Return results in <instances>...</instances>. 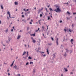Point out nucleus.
I'll list each match as a JSON object with an SVG mask.
<instances>
[{
    "mask_svg": "<svg viewBox=\"0 0 76 76\" xmlns=\"http://www.w3.org/2000/svg\"><path fill=\"white\" fill-rule=\"evenodd\" d=\"M55 6L57 9L54 10V11H55L57 13H58H58L61 12V10H60V7L57 5H56Z\"/></svg>",
    "mask_w": 76,
    "mask_h": 76,
    "instance_id": "f257e3e1",
    "label": "nucleus"
},
{
    "mask_svg": "<svg viewBox=\"0 0 76 76\" xmlns=\"http://www.w3.org/2000/svg\"><path fill=\"white\" fill-rule=\"evenodd\" d=\"M14 69H17V70H19V67H18L16 65H15L13 66Z\"/></svg>",
    "mask_w": 76,
    "mask_h": 76,
    "instance_id": "f03ea898",
    "label": "nucleus"
},
{
    "mask_svg": "<svg viewBox=\"0 0 76 76\" xmlns=\"http://www.w3.org/2000/svg\"><path fill=\"white\" fill-rule=\"evenodd\" d=\"M7 14L9 15V18H11V17H10V12H9V11H8L7 12Z\"/></svg>",
    "mask_w": 76,
    "mask_h": 76,
    "instance_id": "7ed1b4c3",
    "label": "nucleus"
},
{
    "mask_svg": "<svg viewBox=\"0 0 76 76\" xmlns=\"http://www.w3.org/2000/svg\"><path fill=\"white\" fill-rule=\"evenodd\" d=\"M64 70H65V72H67L68 71V70L67 69V68H64Z\"/></svg>",
    "mask_w": 76,
    "mask_h": 76,
    "instance_id": "20e7f679",
    "label": "nucleus"
},
{
    "mask_svg": "<svg viewBox=\"0 0 76 76\" xmlns=\"http://www.w3.org/2000/svg\"><path fill=\"white\" fill-rule=\"evenodd\" d=\"M48 20H51V18H50V16H48Z\"/></svg>",
    "mask_w": 76,
    "mask_h": 76,
    "instance_id": "39448f33",
    "label": "nucleus"
},
{
    "mask_svg": "<svg viewBox=\"0 0 76 76\" xmlns=\"http://www.w3.org/2000/svg\"><path fill=\"white\" fill-rule=\"evenodd\" d=\"M74 41V40H73V39H72L71 40V43H72V44H73V42H73V41Z\"/></svg>",
    "mask_w": 76,
    "mask_h": 76,
    "instance_id": "423d86ee",
    "label": "nucleus"
},
{
    "mask_svg": "<svg viewBox=\"0 0 76 76\" xmlns=\"http://www.w3.org/2000/svg\"><path fill=\"white\" fill-rule=\"evenodd\" d=\"M47 50V52L48 53V54H49V51H48V48H47L46 49Z\"/></svg>",
    "mask_w": 76,
    "mask_h": 76,
    "instance_id": "0eeeda50",
    "label": "nucleus"
},
{
    "mask_svg": "<svg viewBox=\"0 0 76 76\" xmlns=\"http://www.w3.org/2000/svg\"><path fill=\"white\" fill-rule=\"evenodd\" d=\"M32 42L33 43H35L36 42V41L35 39L33 40Z\"/></svg>",
    "mask_w": 76,
    "mask_h": 76,
    "instance_id": "6e6552de",
    "label": "nucleus"
},
{
    "mask_svg": "<svg viewBox=\"0 0 76 76\" xmlns=\"http://www.w3.org/2000/svg\"><path fill=\"white\" fill-rule=\"evenodd\" d=\"M41 10H40V9H39V10H38V13H40V12H41Z\"/></svg>",
    "mask_w": 76,
    "mask_h": 76,
    "instance_id": "1a4fd4ad",
    "label": "nucleus"
},
{
    "mask_svg": "<svg viewBox=\"0 0 76 76\" xmlns=\"http://www.w3.org/2000/svg\"><path fill=\"white\" fill-rule=\"evenodd\" d=\"M20 38V35H18L17 37V39H18Z\"/></svg>",
    "mask_w": 76,
    "mask_h": 76,
    "instance_id": "9d476101",
    "label": "nucleus"
},
{
    "mask_svg": "<svg viewBox=\"0 0 76 76\" xmlns=\"http://www.w3.org/2000/svg\"><path fill=\"white\" fill-rule=\"evenodd\" d=\"M0 7L1 9H3V5H2L0 6Z\"/></svg>",
    "mask_w": 76,
    "mask_h": 76,
    "instance_id": "9b49d317",
    "label": "nucleus"
},
{
    "mask_svg": "<svg viewBox=\"0 0 76 76\" xmlns=\"http://www.w3.org/2000/svg\"><path fill=\"white\" fill-rule=\"evenodd\" d=\"M25 54H26V51H24V52H23V56H24L25 55Z\"/></svg>",
    "mask_w": 76,
    "mask_h": 76,
    "instance_id": "f8f14e48",
    "label": "nucleus"
},
{
    "mask_svg": "<svg viewBox=\"0 0 76 76\" xmlns=\"http://www.w3.org/2000/svg\"><path fill=\"white\" fill-rule=\"evenodd\" d=\"M66 52L67 51H66L64 55V56H65V57H66V55H67V54H66Z\"/></svg>",
    "mask_w": 76,
    "mask_h": 76,
    "instance_id": "ddd939ff",
    "label": "nucleus"
},
{
    "mask_svg": "<svg viewBox=\"0 0 76 76\" xmlns=\"http://www.w3.org/2000/svg\"><path fill=\"white\" fill-rule=\"evenodd\" d=\"M49 10H50V12H51V11H53V10H52V9L51 8H50Z\"/></svg>",
    "mask_w": 76,
    "mask_h": 76,
    "instance_id": "4468645a",
    "label": "nucleus"
},
{
    "mask_svg": "<svg viewBox=\"0 0 76 76\" xmlns=\"http://www.w3.org/2000/svg\"><path fill=\"white\" fill-rule=\"evenodd\" d=\"M18 4V3L16 2H15V5H17V4Z\"/></svg>",
    "mask_w": 76,
    "mask_h": 76,
    "instance_id": "2eb2a0df",
    "label": "nucleus"
},
{
    "mask_svg": "<svg viewBox=\"0 0 76 76\" xmlns=\"http://www.w3.org/2000/svg\"><path fill=\"white\" fill-rule=\"evenodd\" d=\"M39 30V28H38V29H37V30H36V32H38V31Z\"/></svg>",
    "mask_w": 76,
    "mask_h": 76,
    "instance_id": "dca6fc26",
    "label": "nucleus"
},
{
    "mask_svg": "<svg viewBox=\"0 0 76 76\" xmlns=\"http://www.w3.org/2000/svg\"><path fill=\"white\" fill-rule=\"evenodd\" d=\"M11 38H8V40H9V42H10V41L11 40Z\"/></svg>",
    "mask_w": 76,
    "mask_h": 76,
    "instance_id": "f3484780",
    "label": "nucleus"
},
{
    "mask_svg": "<svg viewBox=\"0 0 76 76\" xmlns=\"http://www.w3.org/2000/svg\"><path fill=\"white\" fill-rule=\"evenodd\" d=\"M56 43L57 45H58V41H56Z\"/></svg>",
    "mask_w": 76,
    "mask_h": 76,
    "instance_id": "a211bd4d",
    "label": "nucleus"
},
{
    "mask_svg": "<svg viewBox=\"0 0 76 76\" xmlns=\"http://www.w3.org/2000/svg\"><path fill=\"white\" fill-rule=\"evenodd\" d=\"M33 64V62H31V61L30 62V64Z\"/></svg>",
    "mask_w": 76,
    "mask_h": 76,
    "instance_id": "6ab92c4d",
    "label": "nucleus"
},
{
    "mask_svg": "<svg viewBox=\"0 0 76 76\" xmlns=\"http://www.w3.org/2000/svg\"><path fill=\"white\" fill-rule=\"evenodd\" d=\"M28 59L31 60V59H32V58L31 56H29L28 57Z\"/></svg>",
    "mask_w": 76,
    "mask_h": 76,
    "instance_id": "aec40b11",
    "label": "nucleus"
},
{
    "mask_svg": "<svg viewBox=\"0 0 76 76\" xmlns=\"http://www.w3.org/2000/svg\"><path fill=\"white\" fill-rule=\"evenodd\" d=\"M8 32V29H7V30L5 31V32L6 33H7Z\"/></svg>",
    "mask_w": 76,
    "mask_h": 76,
    "instance_id": "412c9836",
    "label": "nucleus"
},
{
    "mask_svg": "<svg viewBox=\"0 0 76 76\" xmlns=\"http://www.w3.org/2000/svg\"><path fill=\"white\" fill-rule=\"evenodd\" d=\"M48 45H52V43H48Z\"/></svg>",
    "mask_w": 76,
    "mask_h": 76,
    "instance_id": "4be33fe9",
    "label": "nucleus"
},
{
    "mask_svg": "<svg viewBox=\"0 0 76 76\" xmlns=\"http://www.w3.org/2000/svg\"><path fill=\"white\" fill-rule=\"evenodd\" d=\"M26 57H28V56H27L26 57H23V58H24L25 59H26Z\"/></svg>",
    "mask_w": 76,
    "mask_h": 76,
    "instance_id": "5701e85b",
    "label": "nucleus"
},
{
    "mask_svg": "<svg viewBox=\"0 0 76 76\" xmlns=\"http://www.w3.org/2000/svg\"><path fill=\"white\" fill-rule=\"evenodd\" d=\"M28 64H29V62H27L26 63V66L27 65H28Z\"/></svg>",
    "mask_w": 76,
    "mask_h": 76,
    "instance_id": "b1692460",
    "label": "nucleus"
},
{
    "mask_svg": "<svg viewBox=\"0 0 76 76\" xmlns=\"http://www.w3.org/2000/svg\"><path fill=\"white\" fill-rule=\"evenodd\" d=\"M51 38L52 40L53 41H54V39H53V38L51 37Z\"/></svg>",
    "mask_w": 76,
    "mask_h": 76,
    "instance_id": "393cba45",
    "label": "nucleus"
},
{
    "mask_svg": "<svg viewBox=\"0 0 76 76\" xmlns=\"http://www.w3.org/2000/svg\"><path fill=\"white\" fill-rule=\"evenodd\" d=\"M42 15L41 14H40V17H42Z\"/></svg>",
    "mask_w": 76,
    "mask_h": 76,
    "instance_id": "a878e982",
    "label": "nucleus"
},
{
    "mask_svg": "<svg viewBox=\"0 0 76 76\" xmlns=\"http://www.w3.org/2000/svg\"><path fill=\"white\" fill-rule=\"evenodd\" d=\"M32 22H29V24H30V25H32Z\"/></svg>",
    "mask_w": 76,
    "mask_h": 76,
    "instance_id": "bb28decb",
    "label": "nucleus"
},
{
    "mask_svg": "<svg viewBox=\"0 0 76 76\" xmlns=\"http://www.w3.org/2000/svg\"><path fill=\"white\" fill-rule=\"evenodd\" d=\"M33 73H35V70L34 69H33Z\"/></svg>",
    "mask_w": 76,
    "mask_h": 76,
    "instance_id": "cd10ccee",
    "label": "nucleus"
},
{
    "mask_svg": "<svg viewBox=\"0 0 76 76\" xmlns=\"http://www.w3.org/2000/svg\"><path fill=\"white\" fill-rule=\"evenodd\" d=\"M13 64V63H12V64L10 65L11 67H12V66Z\"/></svg>",
    "mask_w": 76,
    "mask_h": 76,
    "instance_id": "c85d7f7f",
    "label": "nucleus"
},
{
    "mask_svg": "<svg viewBox=\"0 0 76 76\" xmlns=\"http://www.w3.org/2000/svg\"><path fill=\"white\" fill-rule=\"evenodd\" d=\"M53 58H55V57H56V56L55 55V54H54L53 55Z\"/></svg>",
    "mask_w": 76,
    "mask_h": 76,
    "instance_id": "c756f323",
    "label": "nucleus"
},
{
    "mask_svg": "<svg viewBox=\"0 0 76 76\" xmlns=\"http://www.w3.org/2000/svg\"><path fill=\"white\" fill-rule=\"evenodd\" d=\"M25 16H28V14L27 13H25Z\"/></svg>",
    "mask_w": 76,
    "mask_h": 76,
    "instance_id": "7c9ffc66",
    "label": "nucleus"
},
{
    "mask_svg": "<svg viewBox=\"0 0 76 76\" xmlns=\"http://www.w3.org/2000/svg\"><path fill=\"white\" fill-rule=\"evenodd\" d=\"M32 35H33V37H35V34H32Z\"/></svg>",
    "mask_w": 76,
    "mask_h": 76,
    "instance_id": "2f4dec72",
    "label": "nucleus"
},
{
    "mask_svg": "<svg viewBox=\"0 0 76 76\" xmlns=\"http://www.w3.org/2000/svg\"><path fill=\"white\" fill-rule=\"evenodd\" d=\"M50 17L51 18H52V17H53L52 16V14L51 13H50Z\"/></svg>",
    "mask_w": 76,
    "mask_h": 76,
    "instance_id": "473e14b6",
    "label": "nucleus"
},
{
    "mask_svg": "<svg viewBox=\"0 0 76 76\" xmlns=\"http://www.w3.org/2000/svg\"><path fill=\"white\" fill-rule=\"evenodd\" d=\"M45 10H46V12H48V10H47V8H45Z\"/></svg>",
    "mask_w": 76,
    "mask_h": 76,
    "instance_id": "72a5a7b5",
    "label": "nucleus"
},
{
    "mask_svg": "<svg viewBox=\"0 0 76 76\" xmlns=\"http://www.w3.org/2000/svg\"><path fill=\"white\" fill-rule=\"evenodd\" d=\"M43 57H45V56H46V55L45 54H44V55H43Z\"/></svg>",
    "mask_w": 76,
    "mask_h": 76,
    "instance_id": "f704fd0d",
    "label": "nucleus"
},
{
    "mask_svg": "<svg viewBox=\"0 0 76 76\" xmlns=\"http://www.w3.org/2000/svg\"><path fill=\"white\" fill-rule=\"evenodd\" d=\"M30 19V18H27V20H29Z\"/></svg>",
    "mask_w": 76,
    "mask_h": 76,
    "instance_id": "c9c22d12",
    "label": "nucleus"
},
{
    "mask_svg": "<svg viewBox=\"0 0 76 76\" xmlns=\"http://www.w3.org/2000/svg\"><path fill=\"white\" fill-rule=\"evenodd\" d=\"M58 38H57V39L56 40V41H58Z\"/></svg>",
    "mask_w": 76,
    "mask_h": 76,
    "instance_id": "e433bc0d",
    "label": "nucleus"
},
{
    "mask_svg": "<svg viewBox=\"0 0 76 76\" xmlns=\"http://www.w3.org/2000/svg\"><path fill=\"white\" fill-rule=\"evenodd\" d=\"M41 20H38V22H39H39H40V21Z\"/></svg>",
    "mask_w": 76,
    "mask_h": 76,
    "instance_id": "4c0bfd02",
    "label": "nucleus"
},
{
    "mask_svg": "<svg viewBox=\"0 0 76 76\" xmlns=\"http://www.w3.org/2000/svg\"><path fill=\"white\" fill-rule=\"evenodd\" d=\"M69 32H72V31H71V30H70V29H69Z\"/></svg>",
    "mask_w": 76,
    "mask_h": 76,
    "instance_id": "58836bf2",
    "label": "nucleus"
},
{
    "mask_svg": "<svg viewBox=\"0 0 76 76\" xmlns=\"http://www.w3.org/2000/svg\"><path fill=\"white\" fill-rule=\"evenodd\" d=\"M65 4H68V5H69V3L68 2H67V3H65Z\"/></svg>",
    "mask_w": 76,
    "mask_h": 76,
    "instance_id": "ea45409f",
    "label": "nucleus"
},
{
    "mask_svg": "<svg viewBox=\"0 0 76 76\" xmlns=\"http://www.w3.org/2000/svg\"><path fill=\"white\" fill-rule=\"evenodd\" d=\"M9 72V70L8 69L7 71V72Z\"/></svg>",
    "mask_w": 76,
    "mask_h": 76,
    "instance_id": "a19ab883",
    "label": "nucleus"
},
{
    "mask_svg": "<svg viewBox=\"0 0 76 76\" xmlns=\"http://www.w3.org/2000/svg\"><path fill=\"white\" fill-rule=\"evenodd\" d=\"M67 13H68V14H70V13L69 12V11L67 12Z\"/></svg>",
    "mask_w": 76,
    "mask_h": 76,
    "instance_id": "79ce46f5",
    "label": "nucleus"
},
{
    "mask_svg": "<svg viewBox=\"0 0 76 76\" xmlns=\"http://www.w3.org/2000/svg\"><path fill=\"white\" fill-rule=\"evenodd\" d=\"M2 45H3V46H4V47H5L6 46V45H4L3 44H2Z\"/></svg>",
    "mask_w": 76,
    "mask_h": 76,
    "instance_id": "37998d69",
    "label": "nucleus"
},
{
    "mask_svg": "<svg viewBox=\"0 0 76 76\" xmlns=\"http://www.w3.org/2000/svg\"><path fill=\"white\" fill-rule=\"evenodd\" d=\"M27 30H29V27H27Z\"/></svg>",
    "mask_w": 76,
    "mask_h": 76,
    "instance_id": "c03bdc74",
    "label": "nucleus"
},
{
    "mask_svg": "<svg viewBox=\"0 0 76 76\" xmlns=\"http://www.w3.org/2000/svg\"><path fill=\"white\" fill-rule=\"evenodd\" d=\"M42 28L43 29H44V26H42Z\"/></svg>",
    "mask_w": 76,
    "mask_h": 76,
    "instance_id": "a18cd8bd",
    "label": "nucleus"
},
{
    "mask_svg": "<svg viewBox=\"0 0 76 76\" xmlns=\"http://www.w3.org/2000/svg\"><path fill=\"white\" fill-rule=\"evenodd\" d=\"M11 31L12 32H13V29H12L11 30Z\"/></svg>",
    "mask_w": 76,
    "mask_h": 76,
    "instance_id": "49530a36",
    "label": "nucleus"
},
{
    "mask_svg": "<svg viewBox=\"0 0 76 76\" xmlns=\"http://www.w3.org/2000/svg\"><path fill=\"white\" fill-rule=\"evenodd\" d=\"M50 31H48V32H47V35L48 36V32H49Z\"/></svg>",
    "mask_w": 76,
    "mask_h": 76,
    "instance_id": "de8ad7c7",
    "label": "nucleus"
},
{
    "mask_svg": "<svg viewBox=\"0 0 76 76\" xmlns=\"http://www.w3.org/2000/svg\"><path fill=\"white\" fill-rule=\"evenodd\" d=\"M28 14H29L30 13V11H29L27 12Z\"/></svg>",
    "mask_w": 76,
    "mask_h": 76,
    "instance_id": "09e8293b",
    "label": "nucleus"
},
{
    "mask_svg": "<svg viewBox=\"0 0 76 76\" xmlns=\"http://www.w3.org/2000/svg\"><path fill=\"white\" fill-rule=\"evenodd\" d=\"M64 31H65V32H66V29H64Z\"/></svg>",
    "mask_w": 76,
    "mask_h": 76,
    "instance_id": "8fccbe9b",
    "label": "nucleus"
},
{
    "mask_svg": "<svg viewBox=\"0 0 76 76\" xmlns=\"http://www.w3.org/2000/svg\"><path fill=\"white\" fill-rule=\"evenodd\" d=\"M42 35L44 37H45V36L44 35V33L42 34Z\"/></svg>",
    "mask_w": 76,
    "mask_h": 76,
    "instance_id": "3c124183",
    "label": "nucleus"
},
{
    "mask_svg": "<svg viewBox=\"0 0 76 76\" xmlns=\"http://www.w3.org/2000/svg\"><path fill=\"white\" fill-rule=\"evenodd\" d=\"M73 15H76V12L73 13Z\"/></svg>",
    "mask_w": 76,
    "mask_h": 76,
    "instance_id": "603ef678",
    "label": "nucleus"
},
{
    "mask_svg": "<svg viewBox=\"0 0 76 76\" xmlns=\"http://www.w3.org/2000/svg\"><path fill=\"white\" fill-rule=\"evenodd\" d=\"M31 39H32V40L34 39H33V37H31Z\"/></svg>",
    "mask_w": 76,
    "mask_h": 76,
    "instance_id": "864d4df0",
    "label": "nucleus"
},
{
    "mask_svg": "<svg viewBox=\"0 0 76 76\" xmlns=\"http://www.w3.org/2000/svg\"><path fill=\"white\" fill-rule=\"evenodd\" d=\"M7 19L8 20H9V17H7Z\"/></svg>",
    "mask_w": 76,
    "mask_h": 76,
    "instance_id": "5fc2aeb1",
    "label": "nucleus"
},
{
    "mask_svg": "<svg viewBox=\"0 0 76 76\" xmlns=\"http://www.w3.org/2000/svg\"><path fill=\"white\" fill-rule=\"evenodd\" d=\"M12 28L13 29H15V27L14 26L12 27Z\"/></svg>",
    "mask_w": 76,
    "mask_h": 76,
    "instance_id": "6e6d98bb",
    "label": "nucleus"
},
{
    "mask_svg": "<svg viewBox=\"0 0 76 76\" xmlns=\"http://www.w3.org/2000/svg\"><path fill=\"white\" fill-rule=\"evenodd\" d=\"M72 27H73V26H74V25L73 24H72Z\"/></svg>",
    "mask_w": 76,
    "mask_h": 76,
    "instance_id": "4d7b16f0",
    "label": "nucleus"
},
{
    "mask_svg": "<svg viewBox=\"0 0 76 76\" xmlns=\"http://www.w3.org/2000/svg\"><path fill=\"white\" fill-rule=\"evenodd\" d=\"M76 0H73V1H75V2L76 1Z\"/></svg>",
    "mask_w": 76,
    "mask_h": 76,
    "instance_id": "13d9d810",
    "label": "nucleus"
},
{
    "mask_svg": "<svg viewBox=\"0 0 76 76\" xmlns=\"http://www.w3.org/2000/svg\"><path fill=\"white\" fill-rule=\"evenodd\" d=\"M65 49L66 50V51L67 50V51H69V50L67 49Z\"/></svg>",
    "mask_w": 76,
    "mask_h": 76,
    "instance_id": "bf43d9fd",
    "label": "nucleus"
},
{
    "mask_svg": "<svg viewBox=\"0 0 76 76\" xmlns=\"http://www.w3.org/2000/svg\"><path fill=\"white\" fill-rule=\"evenodd\" d=\"M22 18H24V15H22Z\"/></svg>",
    "mask_w": 76,
    "mask_h": 76,
    "instance_id": "052dcab7",
    "label": "nucleus"
},
{
    "mask_svg": "<svg viewBox=\"0 0 76 76\" xmlns=\"http://www.w3.org/2000/svg\"><path fill=\"white\" fill-rule=\"evenodd\" d=\"M8 75H9V76H10V73H9L8 74Z\"/></svg>",
    "mask_w": 76,
    "mask_h": 76,
    "instance_id": "680f3d73",
    "label": "nucleus"
},
{
    "mask_svg": "<svg viewBox=\"0 0 76 76\" xmlns=\"http://www.w3.org/2000/svg\"><path fill=\"white\" fill-rule=\"evenodd\" d=\"M33 22V20L32 19H31V22Z\"/></svg>",
    "mask_w": 76,
    "mask_h": 76,
    "instance_id": "e2e57ef3",
    "label": "nucleus"
},
{
    "mask_svg": "<svg viewBox=\"0 0 76 76\" xmlns=\"http://www.w3.org/2000/svg\"><path fill=\"white\" fill-rule=\"evenodd\" d=\"M43 9V8H42L40 10H41H41H42Z\"/></svg>",
    "mask_w": 76,
    "mask_h": 76,
    "instance_id": "0e129e2a",
    "label": "nucleus"
},
{
    "mask_svg": "<svg viewBox=\"0 0 76 76\" xmlns=\"http://www.w3.org/2000/svg\"><path fill=\"white\" fill-rule=\"evenodd\" d=\"M26 10H27L28 12V11H29V10H28V9H27Z\"/></svg>",
    "mask_w": 76,
    "mask_h": 76,
    "instance_id": "69168bd1",
    "label": "nucleus"
},
{
    "mask_svg": "<svg viewBox=\"0 0 76 76\" xmlns=\"http://www.w3.org/2000/svg\"><path fill=\"white\" fill-rule=\"evenodd\" d=\"M25 47H26V44H25L24 45Z\"/></svg>",
    "mask_w": 76,
    "mask_h": 76,
    "instance_id": "338daca9",
    "label": "nucleus"
},
{
    "mask_svg": "<svg viewBox=\"0 0 76 76\" xmlns=\"http://www.w3.org/2000/svg\"><path fill=\"white\" fill-rule=\"evenodd\" d=\"M61 22H62V20H61V21H60V23H61Z\"/></svg>",
    "mask_w": 76,
    "mask_h": 76,
    "instance_id": "774afa93",
    "label": "nucleus"
}]
</instances>
